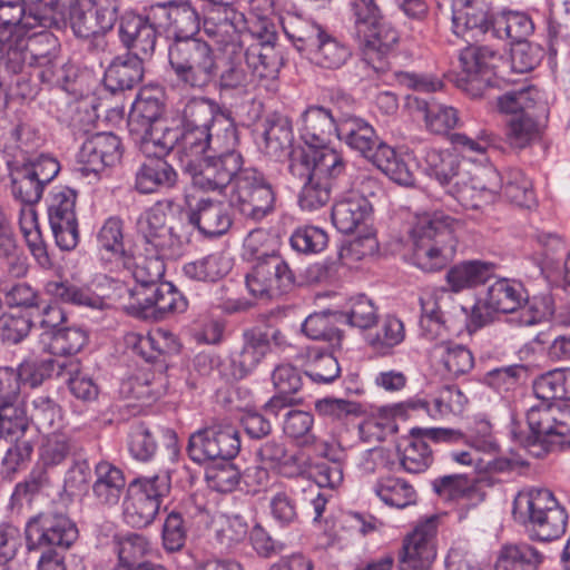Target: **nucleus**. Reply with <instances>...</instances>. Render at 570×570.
<instances>
[{
	"instance_id": "obj_1",
	"label": "nucleus",
	"mask_w": 570,
	"mask_h": 570,
	"mask_svg": "<svg viewBox=\"0 0 570 570\" xmlns=\"http://www.w3.org/2000/svg\"><path fill=\"white\" fill-rule=\"evenodd\" d=\"M347 20L358 42L364 63L377 73L391 68V58L399 42V32L387 21L375 0H348Z\"/></svg>"
},
{
	"instance_id": "obj_2",
	"label": "nucleus",
	"mask_w": 570,
	"mask_h": 570,
	"mask_svg": "<svg viewBox=\"0 0 570 570\" xmlns=\"http://www.w3.org/2000/svg\"><path fill=\"white\" fill-rule=\"evenodd\" d=\"M459 220L440 208L415 215L410 235L413 243L412 263L424 272L444 268L455 255Z\"/></svg>"
},
{
	"instance_id": "obj_3",
	"label": "nucleus",
	"mask_w": 570,
	"mask_h": 570,
	"mask_svg": "<svg viewBox=\"0 0 570 570\" xmlns=\"http://www.w3.org/2000/svg\"><path fill=\"white\" fill-rule=\"evenodd\" d=\"M512 514L532 540L549 542L559 539L567 529L568 513L548 489L529 488L518 492Z\"/></svg>"
},
{
	"instance_id": "obj_4",
	"label": "nucleus",
	"mask_w": 570,
	"mask_h": 570,
	"mask_svg": "<svg viewBox=\"0 0 570 570\" xmlns=\"http://www.w3.org/2000/svg\"><path fill=\"white\" fill-rule=\"evenodd\" d=\"M28 0H0V52L11 51L17 59V48L23 45V35L33 29L60 28L61 13L53 3L26 7Z\"/></svg>"
},
{
	"instance_id": "obj_5",
	"label": "nucleus",
	"mask_w": 570,
	"mask_h": 570,
	"mask_svg": "<svg viewBox=\"0 0 570 570\" xmlns=\"http://www.w3.org/2000/svg\"><path fill=\"white\" fill-rule=\"evenodd\" d=\"M168 63L177 81L193 89H205L218 75L214 48L197 36L171 41Z\"/></svg>"
},
{
	"instance_id": "obj_6",
	"label": "nucleus",
	"mask_w": 570,
	"mask_h": 570,
	"mask_svg": "<svg viewBox=\"0 0 570 570\" xmlns=\"http://www.w3.org/2000/svg\"><path fill=\"white\" fill-rule=\"evenodd\" d=\"M73 367L67 358L52 357L23 360L17 367L0 366V404L17 419L22 413L21 397L26 396L23 384L38 387L53 376L65 377V370L75 371Z\"/></svg>"
},
{
	"instance_id": "obj_7",
	"label": "nucleus",
	"mask_w": 570,
	"mask_h": 570,
	"mask_svg": "<svg viewBox=\"0 0 570 570\" xmlns=\"http://www.w3.org/2000/svg\"><path fill=\"white\" fill-rule=\"evenodd\" d=\"M538 90L523 87L508 91L498 98L501 112L510 114L505 128V140L513 149H524L541 137V126L535 120Z\"/></svg>"
},
{
	"instance_id": "obj_8",
	"label": "nucleus",
	"mask_w": 570,
	"mask_h": 570,
	"mask_svg": "<svg viewBox=\"0 0 570 570\" xmlns=\"http://www.w3.org/2000/svg\"><path fill=\"white\" fill-rule=\"evenodd\" d=\"M0 404V433L10 435L12 439L22 436L30 424L40 433L59 431L63 426V412L60 404L50 394L36 393L27 405L26 396L21 397V414L13 417Z\"/></svg>"
},
{
	"instance_id": "obj_9",
	"label": "nucleus",
	"mask_w": 570,
	"mask_h": 570,
	"mask_svg": "<svg viewBox=\"0 0 570 570\" xmlns=\"http://www.w3.org/2000/svg\"><path fill=\"white\" fill-rule=\"evenodd\" d=\"M168 472L134 479L124 501V519L132 528L141 529L153 523L165 498L170 493Z\"/></svg>"
},
{
	"instance_id": "obj_10",
	"label": "nucleus",
	"mask_w": 570,
	"mask_h": 570,
	"mask_svg": "<svg viewBox=\"0 0 570 570\" xmlns=\"http://www.w3.org/2000/svg\"><path fill=\"white\" fill-rule=\"evenodd\" d=\"M226 147L219 145L218 151L207 155L198 164L199 170L193 175L194 184L205 191L222 193L229 184L233 187L237 177L246 169L242 154L235 149L238 145L237 129L229 124L224 130Z\"/></svg>"
},
{
	"instance_id": "obj_11",
	"label": "nucleus",
	"mask_w": 570,
	"mask_h": 570,
	"mask_svg": "<svg viewBox=\"0 0 570 570\" xmlns=\"http://www.w3.org/2000/svg\"><path fill=\"white\" fill-rule=\"evenodd\" d=\"M180 239L173 230L146 233L138 235L132 252L135 266L131 275L135 281L153 282L165 275V259L177 255Z\"/></svg>"
},
{
	"instance_id": "obj_12",
	"label": "nucleus",
	"mask_w": 570,
	"mask_h": 570,
	"mask_svg": "<svg viewBox=\"0 0 570 570\" xmlns=\"http://www.w3.org/2000/svg\"><path fill=\"white\" fill-rule=\"evenodd\" d=\"M229 203L245 218L259 222L274 210L275 193L263 173L247 167L232 187Z\"/></svg>"
},
{
	"instance_id": "obj_13",
	"label": "nucleus",
	"mask_w": 570,
	"mask_h": 570,
	"mask_svg": "<svg viewBox=\"0 0 570 570\" xmlns=\"http://www.w3.org/2000/svg\"><path fill=\"white\" fill-rule=\"evenodd\" d=\"M159 281H136L137 286L132 291L136 302L131 305L134 315L147 321H161L187 308L185 296L171 283Z\"/></svg>"
},
{
	"instance_id": "obj_14",
	"label": "nucleus",
	"mask_w": 570,
	"mask_h": 570,
	"mask_svg": "<svg viewBox=\"0 0 570 570\" xmlns=\"http://www.w3.org/2000/svg\"><path fill=\"white\" fill-rule=\"evenodd\" d=\"M29 552L41 549L67 550L79 537L76 523L65 513L42 512L29 519L24 529Z\"/></svg>"
},
{
	"instance_id": "obj_15",
	"label": "nucleus",
	"mask_w": 570,
	"mask_h": 570,
	"mask_svg": "<svg viewBox=\"0 0 570 570\" xmlns=\"http://www.w3.org/2000/svg\"><path fill=\"white\" fill-rule=\"evenodd\" d=\"M501 56L488 46L469 45L460 51L461 72L455 79L458 88L472 98L482 97L493 85L494 70Z\"/></svg>"
},
{
	"instance_id": "obj_16",
	"label": "nucleus",
	"mask_w": 570,
	"mask_h": 570,
	"mask_svg": "<svg viewBox=\"0 0 570 570\" xmlns=\"http://www.w3.org/2000/svg\"><path fill=\"white\" fill-rule=\"evenodd\" d=\"M239 450V432L230 424L198 430L189 436L187 445L188 456L196 463L232 461Z\"/></svg>"
},
{
	"instance_id": "obj_17",
	"label": "nucleus",
	"mask_w": 570,
	"mask_h": 570,
	"mask_svg": "<svg viewBox=\"0 0 570 570\" xmlns=\"http://www.w3.org/2000/svg\"><path fill=\"white\" fill-rule=\"evenodd\" d=\"M246 286L258 299H277L295 287V275L281 255H272L253 265L246 275Z\"/></svg>"
},
{
	"instance_id": "obj_18",
	"label": "nucleus",
	"mask_w": 570,
	"mask_h": 570,
	"mask_svg": "<svg viewBox=\"0 0 570 570\" xmlns=\"http://www.w3.org/2000/svg\"><path fill=\"white\" fill-rule=\"evenodd\" d=\"M149 18L173 41L199 33L203 17L190 0H169L149 7Z\"/></svg>"
},
{
	"instance_id": "obj_19",
	"label": "nucleus",
	"mask_w": 570,
	"mask_h": 570,
	"mask_svg": "<svg viewBox=\"0 0 570 570\" xmlns=\"http://www.w3.org/2000/svg\"><path fill=\"white\" fill-rule=\"evenodd\" d=\"M288 155V170L302 183L323 174H328L332 178L345 176L346 161L335 149L307 146V148H295Z\"/></svg>"
},
{
	"instance_id": "obj_20",
	"label": "nucleus",
	"mask_w": 570,
	"mask_h": 570,
	"mask_svg": "<svg viewBox=\"0 0 570 570\" xmlns=\"http://www.w3.org/2000/svg\"><path fill=\"white\" fill-rule=\"evenodd\" d=\"M122 156L121 140L112 132H97L88 137L79 148L77 161L79 170L96 178L118 164Z\"/></svg>"
},
{
	"instance_id": "obj_21",
	"label": "nucleus",
	"mask_w": 570,
	"mask_h": 570,
	"mask_svg": "<svg viewBox=\"0 0 570 570\" xmlns=\"http://www.w3.org/2000/svg\"><path fill=\"white\" fill-rule=\"evenodd\" d=\"M436 528L438 518L431 517L419 523L413 532L405 537L399 552L400 570H430L436 557Z\"/></svg>"
},
{
	"instance_id": "obj_22",
	"label": "nucleus",
	"mask_w": 570,
	"mask_h": 570,
	"mask_svg": "<svg viewBox=\"0 0 570 570\" xmlns=\"http://www.w3.org/2000/svg\"><path fill=\"white\" fill-rule=\"evenodd\" d=\"M23 40L17 59H13L11 51L2 52L6 68L13 73L21 72L24 67L37 68L40 65H48L58 55V39L47 29H33L30 33L23 35Z\"/></svg>"
},
{
	"instance_id": "obj_23",
	"label": "nucleus",
	"mask_w": 570,
	"mask_h": 570,
	"mask_svg": "<svg viewBox=\"0 0 570 570\" xmlns=\"http://www.w3.org/2000/svg\"><path fill=\"white\" fill-rule=\"evenodd\" d=\"M275 41L276 35L269 32L265 39H259L244 50L254 83L257 82L267 91L277 89V78L283 66V56Z\"/></svg>"
},
{
	"instance_id": "obj_24",
	"label": "nucleus",
	"mask_w": 570,
	"mask_h": 570,
	"mask_svg": "<svg viewBox=\"0 0 570 570\" xmlns=\"http://www.w3.org/2000/svg\"><path fill=\"white\" fill-rule=\"evenodd\" d=\"M158 27L146 16L126 11L120 16L118 36L120 42L130 51L129 55L149 59L156 49Z\"/></svg>"
},
{
	"instance_id": "obj_25",
	"label": "nucleus",
	"mask_w": 570,
	"mask_h": 570,
	"mask_svg": "<svg viewBox=\"0 0 570 570\" xmlns=\"http://www.w3.org/2000/svg\"><path fill=\"white\" fill-rule=\"evenodd\" d=\"M527 422L531 434L523 440L513 431L514 438L537 456H540L542 451H557L556 404L542 401L538 405H532L527 412Z\"/></svg>"
},
{
	"instance_id": "obj_26",
	"label": "nucleus",
	"mask_w": 570,
	"mask_h": 570,
	"mask_svg": "<svg viewBox=\"0 0 570 570\" xmlns=\"http://www.w3.org/2000/svg\"><path fill=\"white\" fill-rule=\"evenodd\" d=\"M494 17L483 0H458L452 10L453 32L466 42H476L491 35Z\"/></svg>"
},
{
	"instance_id": "obj_27",
	"label": "nucleus",
	"mask_w": 570,
	"mask_h": 570,
	"mask_svg": "<svg viewBox=\"0 0 570 570\" xmlns=\"http://www.w3.org/2000/svg\"><path fill=\"white\" fill-rule=\"evenodd\" d=\"M417 432L422 434V438L412 439L404 448L400 459L401 466L409 473H421L433 461L432 450L425 439L433 442H459L463 439V434L453 429H417Z\"/></svg>"
},
{
	"instance_id": "obj_28",
	"label": "nucleus",
	"mask_w": 570,
	"mask_h": 570,
	"mask_svg": "<svg viewBox=\"0 0 570 570\" xmlns=\"http://www.w3.org/2000/svg\"><path fill=\"white\" fill-rule=\"evenodd\" d=\"M373 215V206L360 191L350 189L343 193L332 207V223L342 234H352L365 226Z\"/></svg>"
},
{
	"instance_id": "obj_29",
	"label": "nucleus",
	"mask_w": 570,
	"mask_h": 570,
	"mask_svg": "<svg viewBox=\"0 0 570 570\" xmlns=\"http://www.w3.org/2000/svg\"><path fill=\"white\" fill-rule=\"evenodd\" d=\"M125 344L134 355L148 363L164 364L168 356L177 354L180 350L176 337L164 330H156L147 335L128 333L125 336Z\"/></svg>"
},
{
	"instance_id": "obj_30",
	"label": "nucleus",
	"mask_w": 570,
	"mask_h": 570,
	"mask_svg": "<svg viewBox=\"0 0 570 570\" xmlns=\"http://www.w3.org/2000/svg\"><path fill=\"white\" fill-rule=\"evenodd\" d=\"M187 220L207 237H218L228 232L232 217L220 200L200 198L187 209Z\"/></svg>"
},
{
	"instance_id": "obj_31",
	"label": "nucleus",
	"mask_w": 570,
	"mask_h": 570,
	"mask_svg": "<svg viewBox=\"0 0 570 570\" xmlns=\"http://www.w3.org/2000/svg\"><path fill=\"white\" fill-rule=\"evenodd\" d=\"M210 9V14L203 18L205 33L216 42L225 45V49H229L232 43H239V32L246 27L244 13L235 4Z\"/></svg>"
},
{
	"instance_id": "obj_32",
	"label": "nucleus",
	"mask_w": 570,
	"mask_h": 570,
	"mask_svg": "<svg viewBox=\"0 0 570 570\" xmlns=\"http://www.w3.org/2000/svg\"><path fill=\"white\" fill-rule=\"evenodd\" d=\"M301 137L312 148H328L333 136H338L340 121L323 106H311L301 116Z\"/></svg>"
},
{
	"instance_id": "obj_33",
	"label": "nucleus",
	"mask_w": 570,
	"mask_h": 570,
	"mask_svg": "<svg viewBox=\"0 0 570 570\" xmlns=\"http://www.w3.org/2000/svg\"><path fill=\"white\" fill-rule=\"evenodd\" d=\"M214 82L220 92L247 91L255 85L240 43H232L229 49H225L223 67L222 69L218 67V75Z\"/></svg>"
},
{
	"instance_id": "obj_34",
	"label": "nucleus",
	"mask_w": 570,
	"mask_h": 570,
	"mask_svg": "<svg viewBox=\"0 0 570 570\" xmlns=\"http://www.w3.org/2000/svg\"><path fill=\"white\" fill-rule=\"evenodd\" d=\"M337 138L352 150L374 161L376 151L386 144L382 142L375 129L366 120L348 116L340 120Z\"/></svg>"
},
{
	"instance_id": "obj_35",
	"label": "nucleus",
	"mask_w": 570,
	"mask_h": 570,
	"mask_svg": "<svg viewBox=\"0 0 570 570\" xmlns=\"http://www.w3.org/2000/svg\"><path fill=\"white\" fill-rule=\"evenodd\" d=\"M178 180L175 168L164 157L147 156L135 174V189L139 194H153L173 188Z\"/></svg>"
},
{
	"instance_id": "obj_36",
	"label": "nucleus",
	"mask_w": 570,
	"mask_h": 570,
	"mask_svg": "<svg viewBox=\"0 0 570 570\" xmlns=\"http://www.w3.org/2000/svg\"><path fill=\"white\" fill-rule=\"evenodd\" d=\"M97 242L102 254V258L115 263L117 268H124L131 273L135 266L134 254L127 252L124 247V223L118 217H109L105 220L97 234Z\"/></svg>"
},
{
	"instance_id": "obj_37",
	"label": "nucleus",
	"mask_w": 570,
	"mask_h": 570,
	"mask_svg": "<svg viewBox=\"0 0 570 570\" xmlns=\"http://www.w3.org/2000/svg\"><path fill=\"white\" fill-rule=\"evenodd\" d=\"M150 542L144 534L128 533L115 540L116 566L120 570H167L164 566L142 561L150 551Z\"/></svg>"
},
{
	"instance_id": "obj_38",
	"label": "nucleus",
	"mask_w": 570,
	"mask_h": 570,
	"mask_svg": "<svg viewBox=\"0 0 570 570\" xmlns=\"http://www.w3.org/2000/svg\"><path fill=\"white\" fill-rule=\"evenodd\" d=\"M219 140V136L214 137L209 129L181 127L177 147L186 168L189 170L196 169L208 151H218Z\"/></svg>"
},
{
	"instance_id": "obj_39",
	"label": "nucleus",
	"mask_w": 570,
	"mask_h": 570,
	"mask_svg": "<svg viewBox=\"0 0 570 570\" xmlns=\"http://www.w3.org/2000/svg\"><path fill=\"white\" fill-rule=\"evenodd\" d=\"M70 27L77 38L83 39L87 50L101 52L107 48V40L98 26L89 0H78L70 7Z\"/></svg>"
},
{
	"instance_id": "obj_40",
	"label": "nucleus",
	"mask_w": 570,
	"mask_h": 570,
	"mask_svg": "<svg viewBox=\"0 0 570 570\" xmlns=\"http://www.w3.org/2000/svg\"><path fill=\"white\" fill-rule=\"evenodd\" d=\"M501 187V178L499 173L491 168H481L465 181L462 177L456 180L451 188L446 190L448 196L454 198L456 203L471 204V193L478 191V195L488 200L493 202L495 195Z\"/></svg>"
},
{
	"instance_id": "obj_41",
	"label": "nucleus",
	"mask_w": 570,
	"mask_h": 570,
	"mask_svg": "<svg viewBox=\"0 0 570 570\" xmlns=\"http://www.w3.org/2000/svg\"><path fill=\"white\" fill-rule=\"evenodd\" d=\"M144 58L134 55L116 57L105 71L104 82L111 92L130 90L144 77Z\"/></svg>"
},
{
	"instance_id": "obj_42",
	"label": "nucleus",
	"mask_w": 570,
	"mask_h": 570,
	"mask_svg": "<svg viewBox=\"0 0 570 570\" xmlns=\"http://www.w3.org/2000/svg\"><path fill=\"white\" fill-rule=\"evenodd\" d=\"M95 475L92 495L96 502L104 507L118 504L126 487L122 471L107 461H100L95 466Z\"/></svg>"
},
{
	"instance_id": "obj_43",
	"label": "nucleus",
	"mask_w": 570,
	"mask_h": 570,
	"mask_svg": "<svg viewBox=\"0 0 570 570\" xmlns=\"http://www.w3.org/2000/svg\"><path fill=\"white\" fill-rule=\"evenodd\" d=\"M281 21L286 37L299 52L309 53L326 33L318 23L296 13H287Z\"/></svg>"
},
{
	"instance_id": "obj_44",
	"label": "nucleus",
	"mask_w": 570,
	"mask_h": 570,
	"mask_svg": "<svg viewBox=\"0 0 570 570\" xmlns=\"http://www.w3.org/2000/svg\"><path fill=\"white\" fill-rule=\"evenodd\" d=\"M495 264L482 261H466L453 266L446 273V281L455 293L487 283L495 274Z\"/></svg>"
},
{
	"instance_id": "obj_45",
	"label": "nucleus",
	"mask_w": 570,
	"mask_h": 570,
	"mask_svg": "<svg viewBox=\"0 0 570 570\" xmlns=\"http://www.w3.org/2000/svg\"><path fill=\"white\" fill-rule=\"evenodd\" d=\"M544 554L527 542L504 544L497 558L494 570H539Z\"/></svg>"
},
{
	"instance_id": "obj_46",
	"label": "nucleus",
	"mask_w": 570,
	"mask_h": 570,
	"mask_svg": "<svg viewBox=\"0 0 570 570\" xmlns=\"http://www.w3.org/2000/svg\"><path fill=\"white\" fill-rule=\"evenodd\" d=\"M140 138V148L147 156H166L179 140V131L169 128L166 120L154 122L136 131Z\"/></svg>"
},
{
	"instance_id": "obj_47",
	"label": "nucleus",
	"mask_w": 570,
	"mask_h": 570,
	"mask_svg": "<svg viewBox=\"0 0 570 570\" xmlns=\"http://www.w3.org/2000/svg\"><path fill=\"white\" fill-rule=\"evenodd\" d=\"M409 104L411 108L422 114L426 128L433 134H446L459 121L458 111L453 107L428 101L421 97H413Z\"/></svg>"
},
{
	"instance_id": "obj_48",
	"label": "nucleus",
	"mask_w": 570,
	"mask_h": 570,
	"mask_svg": "<svg viewBox=\"0 0 570 570\" xmlns=\"http://www.w3.org/2000/svg\"><path fill=\"white\" fill-rule=\"evenodd\" d=\"M424 170L446 190L461 179L460 159L450 150L430 149L424 157Z\"/></svg>"
},
{
	"instance_id": "obj_49",
	"label": "nucleus",
	"mask_w": 570,
	"mask_h": 570,
	"mask_svg": "<svg viewBox=\"0 0 570 570\" xmlns=\"http://www.w3.org/2000/svg\"><path fill=\"white\" fill-rule=\"evenodd\" d=\"M430 355L442 363L445 371L453 376L468 373L474 365V358L469 348L446 340L438 341L432 346Z\"/></svg>"
},
{
	"instance_id": "obj_50",
	"label": "nucleus",
	"mask_w": 570,
	"mask_h": 570,
	"mask_svg": "<svg viewBox=\"0 0 570 570\" xmlns=\"http://www.w3.org/2000/svg\"><path fill=\"white\" fill-rule=\"evenodd\" d=\"M230 268V261L223 253L215 252L186 263L183 273L193 281L214 283L225 277Z\"/></svg>"
},
{
	"instance_id": "obj_51",
	"label": "nucleus",
	"mask_w": 570,
	"mask_h": 570,
	"mask_svg": "<svg viewBox=\"0 0 570 570\" xmlns=\"http://www.w3.org/2000/svg\"><path fill=\"white\" fill-rule=\"evenodd\" d=\"M243 346L235 355L238 366L245 375L252 373L269 351V338L259 327H253L243 332Z\"/></svg>"
},
{
	"instance_id": "obj_52",
	"label": "nucleus",
	"mask_w": 570,
	"mask_h": 570,
	"mask_svg": "<svg viewBox=\"0 0 570 570\" xmlns=\"http://www.w3.org/2000/svg\"><path fill=\"white\" fill-rule=\"evenodd\" d=\"M533 30V21L527 13L507 11L497 14L492 20L491 37L510 39L519 43L525 42V39L532 35Z\"/></svg>"
},
{
	"instance_id": "obj_53",
	"label": "nucleus",
	"mask_w": 570,
	"mask_h": 570,
	"mask_svg": "<svg viewBox=\"0 0 570 570\" xmlns=\"http://www.w3.org/2000/svg\"><path fill=\"white\" fill-rule=\"evenodd\" d=\"M344 177L332 178L328 174H323L303 183L298 195L299 207L307 212L324 207L330 202L332 191L341 187Z\"/></svg>"
},
{
	"instance_id": "obj_54",
	"label": "nucleus",
	"mask_w": 570,
	"mask_h": 570,
	"mask_svg": "<svg viewBox=\"0 0 570 570\" xmlns=\"http://www.w3.org/2000/svg\"><path fill=\"white\" fill-rule=\"evenodd\" d=\"M377 498L386 505L403 509L416 502V491L406 480L393 475L381 476L373 485Z\"/></svg>"
},
{
	"instance_id": "obj_55",
	"label": "nucleus",
	"mask_w": 570,
	"mask_h": 570,
	"mask_svg": "<svg viewBox=\"0 0 570 570\" xmlns=\"http://www.w3.org/2000/svg\"><path fill=\"white\" fill-rule=\"evenodd\" d=\"M46 293L53 298L76 306L95 309L102 308L104 299L87 286H79L68 281H50L45 286Z\"/></svg>"
},
{
	"instance_id": "obj_56",
	"label": "nucleus",
	"mask_w": 570,
	"mask_h": 570,
	"mask_svg": "<svg viewBox=\"0 0 570 570\" xmlns=\"http://www.w3.org/2000/svg\"><path fill=\"white\" fill-rule=\"evenodd\" d=\"M12 197L22 205H35L43 195L45 186L31 174L24 164L10 165Z\"/></svg>"
},
{
	"instance_id": "obj_57",
	"label": "nucleus",
	"mask_w": 570,
	"mask_h": 570,
	"mask_svg": "<svg viewBox=\"0 0 570 570\" xmlns=\"http://www.w3.org/2000/svg\"><path fill=\"white\" fill-rule=\"evenodd\" d=\"M304 373L317 384H328L341 373L336 357L318 347H307L305 353Z\"/></svg>"
},
{
	"instance_id": "obj_58",
	"label": "nucleus",
	"mask_w": 570,
	"mask_h": 570,
	"mask_svg": "<svg viewBox=\"0 0 570 570\" xmlns=\"http://www.w3.org/2000/svg\"><path fill=\"white\" fill-rule=\"evenodd\" d=\"M533 392L541 401L562 400L570 402V368L549 371L533 382Z\"/></svg>"
},
{
	"instance_id": "obj_59",
	"label": "nucleus",
	"mask_w": 570,
	"mask_h": 570,
	"mask_svg": "<svg viewBox=\"0 0 570 570\" xmlns=\"http://www.w3.org/2000/svg\"><path fill=\"white\" fill-rule=\"evenodd\" d=\"M485 297L491 308L497 313H514L525 302L521 284L511 283L505 278L493 283L487 291Z\"/></svg>"
},
{
	"instance_id": "obj_60",
	"label": "nucleus",
	"mask_w": 570,
	"mask_h": 570,
	"mask_svg": "<svg viewBox=\"0 0 570 570\" xmlns=\"http://www.w3.org/2000/svg\"><path fill=\"white\" fill-rule=\"evenodd\" d=\"M47 434L39 449L40 461L45 468L58 466L76 454L77 444L69 435L58 431Z\"/></svg>"
},
{
	"instance_id": "obj_61",
	"label": "nucleus",
	"mask_w": 570,
	"mask_h": 570,
	"mask_svg": "<svg viewBox=\"0 0 570 570\" xmlns=\"http://www.w3.org/2000/svg\"><path fill=\"white\" fill-rule=\"evenodd\" d=\"M308 55L312 62L321 68L338 69L346 63L351 51L326 32Z\"/></svg>"
},
{
	"instance_id": "obj_62",
	"label": "nucleus",
	"mask_w": 570,
	"mask_h": 570,
	"mask_svg": "<svg viewBox=\"0 0 570 570\" xmlns=\"http://www.w3.org/2000/svg\"><path fill=\"white\" fill-rule=\"evenodd\" d=\"M504 197L519 207L530 208L535 204L532 181L519 168H511L505 173L503 184Z\"/></svg>"
},
{
	"instance_id": "obj_63",
	"label": "nucleus",
	"mask_w": 570,
	"mask_h": 570,
	"mask_svg": "<svg viewBox=\"0 0 570 570\" xmlns=\"http://www.w3.org/2000/svg\"><path fill=\"white\" fill-rule=\"evenodd\" d=\"M391 180L401 186H412L415 181L414 174L390 146H382L377 151L373 161Z\"/></svg>"
},
{
	"instance_id": "obj_64",
	"label": "nucleus",
	"mask_w": 570,
	"mask_h": 570,
	"mask_svg": "<svg viewBox=\"0 0 570 570\" xmlns=\"http://www.w3.org/2000/svg\"><path fill=\"white\" fill-rule=\"evenodd\" d=\"M337 312H320L306 317L302 325L303 333L311 340L326 341L332 344L341 342V332L335 326Z\"/></svg>"
}]
</instances>
